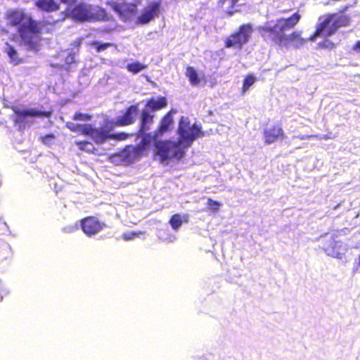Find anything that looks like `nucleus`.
Listing matches in <instances>:
<instances>
[{"instance_id":"obj_1","label":"nucleus","mask_w":360,"mask_h":360,"mask_svg":"<svg viewBox=\"0 0 360 360\" xmlns=\"http://www.w3.org/2000/svg\"><path fill=\"white\" fill-rule=\"evenodd\" d=\"M300 19V13L295 12L288 18H277L273 25L267 22L259 26L257 32L266 43L279 47H288L292 44L294 47L299 48L304 45L307 39L302 37L301 32L295 31L288 34L285 31L292 30L299 23Z\"/></svg>"},{"instance_id":"obj_2","label":"nucleus","mask_w":360,"mask_h":360,"mask_svg":"<svg viewBox=\"0 0 360 360\" xmlns=\"http://www.w3.org/2000/svg\"><path fill=\"white\" fill-rule=\"evenodd\" d=\"M8 27H18V44L27 51H37L41 41L43 22L34 20L23 8L8 9L5 13Z\"/></svg>"},{"instance_id":"obj_3","label":"nucleus","mask_w":360,"mask_h":360,"mask_svg":"<svg viewBox=\"0 0 360 360\" xmlns=\"http://www.w3.org/2000/svg\"><path fill=\"white\" fill-rule=\"evenodd\" d=\"M350 17L343 13H329L319 18L314 33L309 37L314 41L319 37H329L335 34L340 28L350 25Z\"/></svg>"},{"instance_id":"obj_4","label":"nucleus","mask_w":360,"mask_h":360,"mask_svg":"<svg viewBox=\"0 0 360 360\" xmlns=\"http://www.w3.org/2000/svg\"><path fill=\"white\" fill-rule=\"evenodd\" d=\"M68 16L77 22L109 21L112 17L100 6L79 3L70 9Z\"/></svg>"},{"instance_id":"obj_5","label":"nucleus","mask_w":360,"mask_h":360,"mask_svg":"<svg viewBox=\"0 0 360 360\" xmlns=\"http://www.w3.org/2000/svg\"><path fill=\"white\" fill-rule=\"evenodd\" d=\"M177 132L179 138L176 143L184 148L191 146L195 139L204 134L200 126L191 124L188 118L184 116L179 119Z\"/></svg>"},{"instance_id":"obj_6","label":"nucleus","mask_w":360,"mask_h":360,"mask_svg":"<svg viewBox=\"0 0 360 360\" xmlns=\"http://www.w3.org/2000/svg\"><path fill=\"white\" fill-rule=\"evenodd\" d=\"M252 32L253 27L250 23L240 25L236 31L225 39V48L242 49L249 41Z\"/></svg>"},{"instance_id":"obj_7","label":"nucleus","mask_w":360,"mask_h":360,"mask_svg":"<svg viewBox=\"0 0 360 360\" xmlns=\"http://www.w3.org/2000/svg\"><path fill=\"white\" fill-rule=\"evenodd\" d=\"M139 3L136 1L127 2L125 0L121 1H108L109 6L118 15L120 19L124 22L131 20L136 14Z\"/></svg>"},{"instance_id":"obj_8","label":"nucleus","mask_w":360,"mask_h":360,"mask_svg":"<svg viewBox=\"0 0 360 360\" xmlns=\"http://www.w3.org/2000/svg\"><path fill=\"white\" fill-rule=\"evenodd\" d=\"M155 155L160 158H183L184 155V148L176 142L165 140H158L154 143Z\"/></svg>"},{"instance_id":"obj_9","label":"nucleus","mask_w":360,"mask_h":360,"mask_svg":"<svg viewBox=\"0 0 360 360\" xmlns=\"http://www.w3.org/2000/svg\"><path fill=\"white\" fill-rule=\"evenodd\" d=\"M79 224L82 231L89 237L98 234L106 226L104 221L95 216H88L82 219Z\"/></svg>"},{"instance_id":"obj_10","label":"nucleus","mask_w":360,"mask_h":360,"mask_svg":"<svg viewBox=\"0 0 360 360\" xmlns=\"http://www.w3.org/2000/svg\"><path fill=\"white\" fill-rule=\"evenodd\" d=\"M112 122L110 124L106 123L104 127L99 128L93 127L91 124H89V129L86 130V136H91V138L96 143H103L107 140L110 139V131L114 129Z\"/></svg>"},{"instance_id":"obj_11","label":"nucleus","mask_w":360,"mask_h":360,"mask_svg":"<svg viewBox=\"0 0 360 360\" xmlns=\"http://www.w3.org/2000/svg\"><path fill=\"white\" fill-rule=\"evenodd\" d=\"M161 7V1H152L142 10L141 13L137 17L136 22L138 25H145L150 22L158 15Z\"/></svg>"},{"instance_id":"obj_12","label":"nucleus","mask_w":360,"mask_h":360,"mask_svg":"<svg viewBox=\"0 0 360 360\" xmlns=\"http://www.w3.org/2000/svg\"><path fill=\"white\" fill-rule=\"evenodd\" d=\"M139 111V103L129 106L122 115L118 117L114 122H112L115 127H124L132 124L135 122L136 117Z\"/></svg>"},{"instance_id":"obj_13","label":"nucleus","mask_w":360,"mask_h":360,"mask_svg":"<svg viewBox=\"0 0 360 360\" xmlns=\"http://www.w3.org/2000/svg\"><path fill=\"white\" fill-rule=\"evenodd\" d=\"M15 121L16 122H22L27 116L31 117H50L52 115L50 111H41L34 109L31 110H20L14 109Z\"/></svg>"},{"instance_id":"obj_14","label":"nucleus","mask_w":360,"mask_h":360,"mask_svg":"<svg viewBox=\"0 0 360 360\" xmlns=\"http://www.w3.org/2000/svg\"><path fill=\"white\" fill-rule=\"evenodd\" d=\"M150 134H147L141 139L139 144L135 146H127L126 148L127 151L129 153H132L136 157L146 155V152L150 143Z\"/></svg>"},{"instance_id":"obj_15","label":"nucleus","mask_w":360,"mask_h":360,"mask_svg":"<svg viewBox=\"0 0 360 360\" xmlns=\"http://www.w3.org/2000/svg\"><path fill=\"white\" fill-rule=\"evenodd\" d=\"M283 136V131L282 128L276 124L270 128L266 129L264 131V139L266 143H271L275 142L280 137Z\"/></svg>"},{"instance_id":"obj_16","label":"nucleus","mask_w":360,"mask_h":360,"mask_svg":"<svg viewBox=\"0 0 360 360\" xmlns=\"http://www.w3.org/2000/svg\"><path fill=\"white\" fill-rule=\"evenodd\" d=\"M173 124L172 111L167 112L161 119L160 124L155 131V136H160L167 131L171 130V126Z\"/></svg>"},{"instance_id":"obj_17","label":"nucleus","mask_w":360,"mask_h":360,"mask_svg":"<svg viewBox=\"0 0 360 360\" xmlns=\"http://www.w3.org/2000/svg\"><path fill=\"white\" fill-rule=\"evenodd\" d=\"M167 105V101L165 96H160L158 99L150 98L146 104V109L149 111H158Z\"/></svg>"},{"instance_id":"obj_18","label":"nucleus","mask_w":360,"mask_h":360,"mask_svg":"<svg viewBox=\"0 0 360 360\" xmlns=\"http://www.w3.org/2000/svg\"><path fill=\"white\" fill-rule=\"evenodd\" d=\"M154 115L150 114L149 110L143 109L141 111L140 117V127L139 132L143 134L149 129V124L153 122Z\"/></svg>"},{"instance_id":"obj_19","label":"nucleus","mask_w":360,"mask_h":360,"mask_svg":"<svg viewBox=\"0 0 360 360\" xmlns=\"http://www.w3.org/2000/svg\"><path fill=\"white\" fill-rule=\"evenodd\" d=\"M4 52L10 59V63L13 65H18L23 63L24 59L19 56V54L15 47L8 43H6Z\"/></svg>"},{"instance_id":"obj_20","label":"nucleus","mask_w":360,"mask_h":360,"mask_svg":"<svg viewBox=\"0 0 360 360\" xmlns=\"http://www.w3.org/2000/svg\"><path fill=\"white\" fill-rule=\"evenodd\" d=\"M37 7L46 12L56 11L60 5L55 0H35Z\"/></svg>"},{"instance_id":"obj_21","label":"nucleus","mask_w":360,"mask_h":360,"mask_svg":"<svg viewBox=\"0 0 360 360\" xmlns=\"http://www.w3.org/2000/svg\"><path fill=\"white\" fill-rule=\"evenodd\" d=\"M90 124H76L72 122H68L65 124V127L72 132H79L84 136H86V130H88L89 128Z\"/></svg>"},{"instance_id":"obj_22","label":"nucleus","mask_w":360,"mask_h":360,"mask_svg":"<svg viewBox=\"0 0 360 360\" xmlns=\"http://www.w3.org/2000/svg\"><path fill=\"white\" fill-rule=\"evenodd\" d=\"M186 75L192 85L198 86L200 84V79L198 77V72L193 67L188 66L186 68Z\"/></svg>"},{"instance_id":"obj_23","label":"nucleus","mask_w":360,"mask_h":360,"mask_svg":"<svg viewBox=\"0 0 360 360\" xmlns=\"http://www.w3.org/2000/svg\"><path fill=\"white\" fill-rule=\"evenodd\" d=\"M76 144L78 146V148L81 150L86 151L89 153H92L97 155H101V153H97L98 149H96L93 143L89 141H77L76 142Z\"/></svg>"},{"instance_id":"obj_24","label":"nucleus","mask_w":360,"mask_h":360,"mask_svg":"<svg viewBox=\"0 0 360 360\" xmlns=\"http://www.w3.org/2000/svg\"><path fill=\"white\" fill-rule=\"evenodd\" d=\"M147 68L148 65L146 64L141 63L139 61L132 62L126 65L127 71L132 74H137Z\"/></svg>"},{"instance_id":"obj_25","label":"nucleus","mask_w":360,"mask_h":360,"mask_svg":"<svg viewBox=\"0 0 360 360\" xmlns=\"http://www.w3.org/2000/svg\"><path fill=\"white\" fill-rule=\"evenodd\" d=\"M256 80L257 79L253 75H247L243 82V86L241 89L242 94L245 93L249 89V88L256 82Z\"/></svg>"},{"instance_id":"obj_26","label":"nucleus","mask_w":360,"mask_h":360,"mask_svg":"<svg viewBox=\"0 0 360 360\" xmlns=\"http://www.w3.org/2000/svg\"><path fill=\"white\" fill-rule=\"evenodd\" d=\"M169 224L174 230H178L183 224L181 215L179 214H173L169 221Z\"/></svg>"},{"instance_id":"obj_27","label":"nucleus","mask_w":360,"mask_h":360,"mask_svg":"<svg viewBox=\"0 0 360 360\" xmlns=\"http://www.w3.org/2000/svg\"><path fill=\"white\" fill-rule=\"evenodd\" d=\"M91 45L94 46L96 49V51L97 53H101L109 47L115 46L114 44L106 42V43H100L98 41H94L91 43Z\"/></svg>"},{"instance_id":"obj_28","label":"nucleus","mask_w":360,"mask_h":360,"mask_svg":"<svg viewBox=\"0 0 360 360\" xmlns=\"http://www.w3.org/2000/svg\"><path fill=\"white\" fill-rule=\"evenodd\" d=\"M56 136L53 134H49L40 138L41 141L46 146L51 147L54 143Z\"/></svg>"},{"instance_id":"obj_29","label":"nucleus","mask_w":360,"mask_h":360,"mask_svg":"<svg viewBox=\"0 0 360 360\" xmlns=\"http://www.w3.org/2000/svg\"><path fill=\"white\" fill-rule=\"evenodd\" d=\"M238 0H219V4H221V6H223L226 3L228 4V8L231 10L227 11V13L229 15H232L233 13V11L232 9L236 6Z\"/></svg>"},{"instance_id":"obj_30","label":"nucleus","mask_w":360,"mask_h":360,"mask_svg":"<svg viewBox=\"0 0 360 360\" xmlns=\"http://www.w3.org/2000/svg\"><path fill=\"white\" fill-rule=\"evenodd\" d=\"M91 118V115L86 113H82L81 112H76L72 117V120L80 121H89Z\"/></svg>"},{"instance_id":"obj_31","label":"nucleus","mask_w":360,"mask_h":360,"mask_svg":"<svg viewBox=\"0 0 360 360\" xmlns=\"http://www.w3.org/2000/svg\"><path fill=\"white\" fill-rule=\"evenodd\" d=\"M221 205V204L220 202L214 200L212 198H208L207 200V207L212 212H217Z\"/></svg>"},{"instance_id":"obj_32","label":"nucleus","mask_w":360,"mask_h":360,"mask_svg":"<svg viewBox=\"0 0 360 360\" xmlns=\"http://www.w3.org/2000/svg\"><path fill=\"white\" fill-rule=\"evenodd\" d=\"M129 136V134H127L126 132H119L116 134H110V139H113L116 141H124L127 140Z\"/></svg>"},{"instance_id":"obj_33","label":"nucleus","mask_w":360,"mask_h":360,"mask_svg":"<svg viewBox=\"0 0 360 360\" xmlns=\"http://www.w3.org/2000/svg\"><path fill=\"white\" fill-rule=\"evenodd\" d=\"M141 233V232H134V231L129 232V233H126L122 235V238L124 240H131V239L139 236Z\"/></svg>"},{"instance_id":"obj_34","label":"nucleus","mask_w":360,"mask_h":360,"mask_svg":"<svg viewBox=\"0 0 360 360\" xmlns=\"http://www.w3.org/2000/svg\"><path fill=\"white\" fill-rule=\"evenodd\" d=\"M75 63V53H68V55L65 58V63L66 65H72Z\"/></svg>"},{"instance_id":"obj_35","label":"nucleus","mask_w":360,"mask_h":360,"mask_svg":"<svg viewBox=\"0 0 360 360\" xmlns=\"http://www.w3.org/2000/svg\"><path fill=\"white\" fill-rule=\"evenodd\" d=\"M61 3L67 5H73L76 4L77 0H60Z\"/></svg>"},{"instance_id":"obj_36","label":"nucleus","mask_w":360,"mask_h":360,"mask_svg":"<svg viewBox=\"0 0 360 360\" xmlns=\"http://www.w3.org/2000/svg\"><path fill=\"white\" fill-rule=\"evenodd\" d=\"M352 49L354 51L360 52V41H356V43L353 45Z\"/></svg>"},{"instance_id":"obj_37","label":"nucleus","mask_w":360,"mask_h":360,"mask_svg":"<svg viewBox=\"0 0 360 360\" xmlns=\"http://www.w3.org/2000/svg\"><path fill=\"white\" fill-rule=\"evenodd\" d=\"M51 66L53 67V68H62V65H58V64H56V65L55 64H52Z\"/></svg>"},{"instance_id":"obj_38","label":"nucleus","mask_w":360,"mask_h":360,"mask_svg":"<svg viewBox=\"0 0 360 360\" xmlns=\"http://www.w3.org/2000/svg\"><path fill=\"white\" fill-rule=\"evenodd\" d=\"M167 160L168 159H165V158L160 159L162 163H163L165 160Z\"/></svg>"},{"instance_id":"obj_39","label":"nucleus","mask_w":360,"mask_h":360,"mask_svg":"<svg viewBox=\"0 0 360 360\" xmlns=\"http://www.w3.org/2000/svg\"><path fill=\"white\" fill-rule=\"evenodd\" d=\"M286 12H287V11H285V10L280 11L281 13H285Z\"/></svg>"},{"instance_id":"obj_40","label":"nucleus","mask_w":360,"mask_h":360,"mask_svg":"<svg viewBox=\"0 0 360 360\" xmlns=\"http://www.w3.org/2000/svg\"><path fill=\"white\" fill-rule=\"evenodd\" d=\"M17 37L16 35H13V40L15 41V37Z\"/></svg>"}]
</instances>
